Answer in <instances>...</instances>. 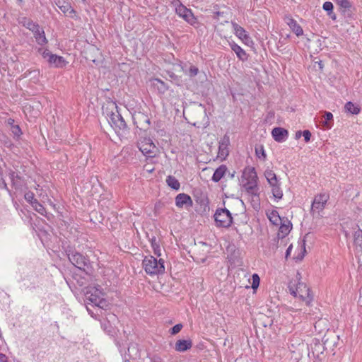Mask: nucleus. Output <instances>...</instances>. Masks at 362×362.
Masks as SVG:
<instances>
[{"instance_id": "obj_1", "label": "nucleus", "mask_w": 362, "mask_h": 362, "mask_svg": "<svg viewBox=\"0 0 362 362\" xmlns=\"http://www.w3.org/2000/svg\"><path fill=\"white\" fill-rule=\"evenodd\" d=\"M103 114L106 115L109 124L117 134L127 130V124L119 112L117 105L113 102H109L103 107Z\"/></svg>"}, {"instance_id": "obj_2", "label": "nucleus", "mask_w": 362, "mask_h": 362, "mask_svg": "<svg viewBox=\"0 0 362 362\" xmlns=\"http://www.w3.org/2000/svg\"><path fill=\"white\" fill-rule=\"evenodd\" d=\"M257 175L254 168L244 171L241 177L242 186L246 192L252 196L253 199L259 200V187L257 185Z\"/></svg>"}, {"instance_id": "obj_3", "label": "nucleus", "mask_w": 362, "mask_h": 362, "mask_svg": "<svg viewBox=\"0 0 362 362\" xmlns=\"http://www.w3.org/2000/svg\"><path fill=\"white\" fill-rule=\"evenodd\" d=\"M142 266L146 274L154 276L163 274L165 272L164 260H158L152 255L146 256L142 261Z\"/></svg>"}, {"instance_id": "obj_4", "label": "nucleus", "mask_w": 362, "mask_h": 362, "mask_svg": "<svg viewBox=\"0 0 362 362\" xmlns=\"http://www.w3.org/2000/svg\"><path fill=\"white\" fill-rule=\"evenodd\" d=\"M86 300L90 301L94 305L105 308L107 306V302L104 298V293L100 289V286H90L88 288L86 294Z\"/></svg>"}, {"instance_id": "obj_5", "label": "nucleus", "mask_w": 362, "mask_h": 362, "mask_svg": "<svg viewBox=\"0 0 362 362\" xmlns=\"http://www.w3.org/2000/svg\"><path fill=\"white\" fill-rule=\"evenodd\" d=\"M264 176L272 187V192L274 197L278 200L281 199L283 197V192L280 188V184L276 175L273 170L267 169L264 172Z\"/></svg>"}, {"instance_id": "obj_6", "label": "nucleus", "mask_w": 362, "mask_h": 362, "mask_svg": "<svg viewBox=\"0 0 362 362\" xmlns=\"http://www.w3.org/2000/svg\"><path fill=\"white\" fill-rule=\"evenodd\" d=\"M137 146L145 156L148 158L155 157L157 148L150 138H141L137 143Z\"/></svg>"}, {"instance_id": "obj_7", "label": "nucleus", "mask_w": 362, "mask_h": 362, "mask_svg": "<svg viewBox=\"0 0 362 362\" xmlns=\"http://www.w3.org/2000/svg\"><path fill=\"white\" fill-rule=\"evenodd\" d=\"M214 218L218 227L228 228L233 222L231 214L226 209H217L214 214Z\"/></svg>"}, {"instance_id": "obj_8", "label": "nucleus", "mask_w": 362, "mask_h": 362, "mask_svg": "<svg viewBox=\"0 0 362 362\" xmlns=\"http://www.w3.org/2000/svg\"><path fill=\"white\" fill-rule=\"evenodd\" d=\"M69 261L77 268L81 270H86L88 267V259L77 252H72L68 255Z\"/></svg>"}, {"instance_id": "obj_9", "label": "nucleus", "mask_w": 362, "mask_h": 362, "mask_svg": "<svg viewBox=\"0 0 362 362\" xmlns=\"http://www.w3.org/2000/svg\"><path fill=\"white\" fill-rule=\"evenodd\" d=\"M134 124L141 130L146 131L150 127V118L141 112H136L132 115Z\"/></svg>"}, {"instance_id": "obj_10", "label": "nucleus", "mask_w": 362, "mask_h": 362, "mask_svg": "<svg viewBox=\"0 0 362 362\" xmlns=\"http://www.w3.org/2000/svg\"><path fill=\"white\" fill-rule=\"evenodd\" d=\"M175 12L190 25H193L197 23V18L192 11L182 4H180L175 8Z\"/></svg>"}, {"instance_id": "obj_11", "label": "nucleus", "mask_w": 362, "mask_h": 362, "mask_svg": "<svg viewBox=\"0 0 362 362\" xmlns=\"http://www.w3.org/2000/svg\"><path fill=\"white\" fill-rule=\"evenodd\" d=\"M329 199V195L327 193H320L317 194L312 203L311 211H322Z\"/></svg>"}, {"instance_id": "obj_12", "label": "nucleus", "mask_w": 362, "mask_h": 362, "mask_svg": "<svg viewBox=\"0 0 362 362\" xmlns=\"http://www.w3.org/2000/svg\"><path fill=\"white\" fill-rule=\"evenodd\" d=\"M230 137L225 134L219 141L218 157L223 160L229 154Z\"/></svg>"}, {"instance_id": "obj_13", "label": "nucleus", "mask_w": 362, "mask_h": 362, "mask_svg": "<svg viewBox=\"0 0 362 362\" xmlns=\"http://www.w3.org/2000/svg\"><path fill=\"white\" fill-rule=\"evenodd\" d=\"M175 204L178 208H189L193 205V202L190 196L185 193H180L175 197Z\"/></svg>"}, {"instance_id": "obj_14", "label": "nucleus", "mask_w": 362, "mask_h": 362, "mask_svg": "<svg viewBox=\"0 0 362 362\" xmlns=\"http://www.w3.org/2000/svg\"><path fill=\"white\" fill-rule=\"evenodd\" d=\"M297 297H299L302 300L305 301L308 305H309L312 301V297L310 295V289L305 284L298 282Z\"/></svg>"}, {"instance_id": "obj_15", "label": "nucleus", "mask_w": 362, "mask_h": 362, "mask_svg": "<svg viewBox=\"0 0 362 362\" xmlns=\"http://www.w3.org/2000/svg\"><path fill=\"white\" fill-rule=\"evenodd\" d=\"M288 134V131L282 127H275L272 131V135L277 142L284 141L287 139Z\"/></svg>"}, {"instance_id": "obj_16", "label": "nucleus", "mask_w": 362, "mask_h": 362, "mask_svg": "<svg viewBox=\"0 0 362 362\" xmlns=\"http://www.w3.org/2000/svg\"><path fill=\"white\" fill-rule=\"evenodd\" d=\"M279 230L278 233L279 238H284L286 235H287L291 228H292V224L290 221L288 219H282L281 223H279Z\"/></svg>"}, {"instance_id": "obj_17", "label": "nucleus", "mask_w": 362, "mask_h": 362, "mask_svg": "<svg viewBox=\"0 0 362 362\" xmlns=\"http://www.w3.org/2000/svg\"><path fill=\"white\" fill-rule=\"evenodd\" d=\"M286 23L293 30V32L297 35L300 36L303 34V30L301 26L297 23L296 20L291 17H286L285 18Z\"/></svg>"}, {"instance_id": "obj_18", "label": "nucleus", "mask_w": 362, "mask_h": 362, "mask_svg": "<svg viewBox=\"0 0 362 362\" xmlns=\"http://www.w3.org/2000/svg\"><path fill=\"white\" fill-rule=\"evenodd\" d=\"M35 31H33L34 37L37 42V43L40 45H46L48 42L45 37V31L42 28L40 27H37V29H35Z\"/></svg>"}, {"instance_id": "obj_19", "label": "nucleus", "mask_w": 362, "mask_h": 362, "mask_svg": "<svg viewBox=\"0 0 362 362\" xmlns=\"http://www.w3.org/2000/svg\"><path fill=\"white\" fill-rule=\"evenodd\" d=\"M47 62L51 66H54L57 68H62L65 66L66 64L62 57L57 56L54 54L49 55V58L47 59Z\"/></svg>"}, {"instance_id": "obj_20", "label": "nucleus", "mask_w": 362, "mask_h": 362, "mask_svg": "<svg viewBox=\"0 0 362 362\" xmlns=\"http://www.w3.org/2000/svg\"><path fill=\"white\" fill-rule=\"evenodd\" d=\"M192 346L191 340L180 339L175 343V349L179 352H184Z\"/></svg>"}, {"instance_id": "obj_21", "label": "nucleus", "mask_w": 362, "mask_h": 362, "mask_svg": "<svg viewBox=\"0 0 362 362\" xmlns=\"http://www.w3.org/2000/svg\"><path fill=\"white\" fill-rule=\"evenodd\" d=\"M19 23L22 24L23 26L30 30V31H35V29H37V27L39 26V24L33 22L30 18L27 17H23L19 20Z\"/></svg>"}, {"instance_id": "obj_22", "label": "nucleus", "mask_w": 362, "mask_h": 362, "mask_svg": "<svg viewBox=\"0 0 362 362\" xmlns=\"http://www.w3.org/2000/svg\"><path fill=\"white\" fill-rule=\"evenodd\" d=\"M232 26L234 30V33L237 37L241 40H247L249 38L248 35L246 33L245 30L240 26L236 23H232Z\"/></svg>"}, {"instance_id": "obj_23", "label": "nucleus", "mask_w": 362, "mask_h": 362, "mask_svg": "<svg viewBox=\"0 0 362 362\" xmlns=\"http://www.w3.org/2000/svg\"><path fill=\"white\" fill-rule=\"evenodd\" d=\"M227 171V167L225 165H220L214 173L212 180L215 182H219L223 177Z\"/></svg>"}, {"instance_id": "obj_24", "label": "nucleus", "mask_w": 362, "mask_h": 362, "mask_svg": "<svg viewBox=\"0 0 362 362\" xmlns=\"http://www.w3.org/2000/svg\"><path fill=\"white\" fill-rule=\"evenodd\" d=\"M267 216L269 221L274 226H279L282 221L278 211L276 210L268 211L267 212Z\"/></svg>"}, {"instance_id": "obj_25", "label": "nucleus", "mask_w": 362, "mask_h": 362, "mask_svg": "<svg viewBox=\"0 0 362 362\" xmlns=\"http://www.w3.org/2000/svg\"><path fill=\"white\" fill-rule=\"evenodd\" d=\"M230 47L232 50L236 54L239 59L245 61L247 59L246 52L238 45L233 42L230 44Z\"/></svg>"}, {"instance_id": "obj_26", "label": "nucleus", "mask_w": 362, "mask_h": 362, "mask_svg": "<svg viewBox=\"0 0 362 362\" xmlns=\"http://www.w3.org/2000/svg\"><path fill=\"white\" fill-rule=\"evenodd\" d=\"M115 320H117V317L113 315V314H110L108 315V317L107 318V323L108 324V325L106 324L105 322H104L103 324H102V326L104 329V330L105 332H107L108 334H111L114 331V327L110 325V323L112 322H115Z\"/></svg>"}, {"instance_id": "obj_27", "label": "nucleus", "mask_w": 362, "mask_h": 362, "mask_svg": "<svg viewBox=\"0 0 362 362\" xmlns=\"http://www.w3.org/2000/svg\"><path fill=\"white\" fill-rule=\"evenodd\" d=\"M346 112L352 115H358L361 112V107L358 105L354 104L352 102H347L344 105Z\"/></svg>"}, {"instance_id": "obj_28", "label": "nucleus", "mask_w": 362, "mask_h": 362, "mask_svg": "<svg viewBox=\"0 0 362 362\" xmlns=\"http://www.w3.org/2000/svg\"><path fill=\"white\" fill-rule=\"evenodd\" d=\"M168 185L173 189L178 190L180 187L179 181L172 175H168L166 178Z\"/></svg>"}, {"instance_id": "obj_29", "label": "nucleus", "mask_w": 362, "mask_h": 362, "mask_svg": "<svg viewBox=\"0 0 362 362\" xmlns=\"http://www.w3.org/2000/svg\"><path fill=\"white\" fill-rule=\"evenodd\" d=\"M153 85L154 87L158 88L160 93H165L168 88L165 83L158 78H155L153 80Z\"/></svg>"}, {"instance_id": "obj_30", "label": "nucleus", "mask_w": 362, "mask_h": 362, "mask_svg": "<svg viewBox=\"0 0 362 362\" xmlns=\"http://www.w3.org/2000/svg\"><path fill=\"white\" fill-rule=\"evenodd\" d=\"M333 4L330 1H326L323 4L322 8L327 12L328 16L332 19H336V15L333 12Z\"/></svg>"}, {"instance_id": "obj_31", "label": "nucleus", "mask_w": 362, "mask_h": 362, "mask_svg": "<svg viewBox=\"0 0 362 362\" xmlns=\"http://www.w3.org/2000/svg\"><path fill=\"white\" fill-rule=\"evenodd\" d=\"M354 242L356 246L362 248V230L358 229L354 235Z\"/></svg>"}, {"instance_id": "obj_32", "label": "nucleus", "mask_w": 362, "mask_h": 362, "mask_svg": "<svg viewBox=\"0 0 362 362\" xmlns=\"http://www.w3.org/2000/svg\"><path fill=\"white\" fill-rule=\"evenodd\" d=\"M288 289L291 294H292L295 297H297L298 292V282L296 283V280L294 281H290L288 284Z\"/></svg>"}, {"instance_id": "obj_33", "label": "nucleus", "mask_w": 362, "mask_h": 362, "mask_svg": "<svg viewBox=\"0 0 362 362\" xmlns=\"http://www.w3.org/2000/svg\"><path fill=\"white\" fill-rule=\"evenodd\" d=\"M33 209L39 214L44 215L46 213L45 208L37 200L32 204Z\"/></svg>"}, {"instance_id": "obj_34", "label": "nucleus", "mask_w": 362, "mask_h": 362, "mask_svg": "<svg viewBox=\"0 0 362 362\" xmlns=\"http://www.w3.org/2000/svg\"><path fill=\"white\" fill-rule=\"evenodd\" d=\"M201 115L203 116V122L197 121L194 123V125H197L198 127H199L201 125L204 126L205 124H208V118L206 115V111L203 109V107L201 108Z\"/></svg>"}, {"instance_id": "obj_35", "label": "nucleus", "mask_w": 362, "mask_h": 362, "mask_svg": "<svg viewBox=\"0 0 362 362\" xmlns=\"http://www.w3.org/2000/svg\"><path fill=\"white\" fill-rule=\"evenodd\" d=\"M151 246L153 249L154 254L157 256H160V246L156 242V238H152L151 240Z\"/></svg>"}, {"instance_id": "obj_36", "label": "nucleus", "mask_w": 362, "mask_h": 362, "mask_svg": "<svg viewBox=\"0 0 362 362\" xmlns=\"http://www.w3.org/2000/svg\"><path fill=\"white\" fill-rule=\"evenodd\" d=\"M336 3L341 8L349 9L351 7V4L349 0H335Z\"/></svg>"}, {"instance_id": "obj_37", "label": "nucleus", "mask_w": 362, "mask_h": 362, "mask_svg": "<svg viewBox=\"0 0 362 362\" xmlns=\"http://www.w3.org/2000/svg\"><path fill=\"white\" fill-rule=\"evenodd\" d=\"M59 8L62 11L64 14H66L68 11L70 10L71 5L69 3L64 2L61 4L60 1L56 4Z\"/></svg>"}, {"instance_id": "obj_38", "label": "nucleus", "mask_w": 362, "mask_h": 362, "mask_svg": "<svg viewBox=\"0 0 362 362\" xmlns=\"http://www.w3.org/2000/svg\"><path fill=\"white\" fill-rule=\"evenodd\" d=\"M24 198L31 205L34 203V202L37 201V199H35L34 193L30 191L25 194Z\"/></svg>"}, {"instance_id": "obj_39", "label": "nucleus", "mask_w": 362, "mask_h": 362, "mask_svg": "<svg viewBox=\"0 0 362 362\" xmlns=\"http://www.w3.org/2000/svg\"><path fill=\"white\" fill-rule=\"evenodd\" d=\"M324 118L325 121L322 122L323 125L327 128H330L331 127L328 124L327 122L333 119V115L329 112H325L324 114Z\"/></svg>"}, {"instance_id": "obj_40", "label": "nucleus", "mask_w": 362, "mask_h": 362, "mask_svg": "<svg viewBox=\"0 0 362 362\" xmlns=\"http://www.w3.org/2000/svg\"><path fill=\"white\" fill-rule=\"evenodd\" d=\"M256 155L259 158L266 159V154L262 146L255 148Z\"/></svg>"}, {"instance_id": "obj_41", "label": "nucleus", "mask_w": 362, "mask_h": 362, "mask_svg": "<svg viewBox=\"0 0 362 362\" xmlns=\"http://www.w3.org/2000/svg\"><path fill=\"white\" fill-rule=\"evenodd\" d=\"M198 73H199V69L195 66H191L189 67V69H188V71L186 72V74L189 77H194V76H197Z\"/></svg>"}, {"instance_id": "obj_42", "label": "nucleus", "mask_w": 362, "mask_h": 362, "mask_svg": "<svg viewBox=\"0 0 362 362\" xmlns=\"http://www.w3.org/2000/svg\"><path fill=\"white\" fill-rule=\"evenodd\" d=\"M252 277V288L253 289H255L259 286L260 279H259V276L257 274H254Z\"/></svg>"}, {"instance_id": "obj_43", "label": "nucleus", "mask_w": 362, "mask_h": 362, "mask_svg": "<svg viewBox=\"0 0 362 362\" xmlns=\"http://www.w3.org/2000/svg\"><path fill=\"white\" fill-rule=\"evenodd\" d=\"M9 177L11 180L12 185H16L18 180H21V177L18 176L15 172L11 171L9 173Z\"/></svg>"}, {"instance_id": "obj_44", "label": "nucleus", "mask_w": 362, "mask_h": 362, "mask_svg": "<svg viewBox=\"0 0 362 362\" xmlns=\"http://www.w3.org/2000/svg\"><path fill=\"white\" fill-rule=\"evenodd\" d=\"M182 328V324H177L175 326H173L172 327V329H170V334L173 335H175V334L179 333L181 331Z\"/></svg>"}, {"instance_id": "obj_45", "label": "nucleus", "mask_w": 362, "mask_h": 362, "mask_svg": "<svg viewBox=\"0 0 362 362\" xmlns=\"http://www.w3.org/2000/svg\"><path fill=\"white\" fill-rule=\"evenodd\" d=\"M39 52L42 54L44 59H47V60L49 58V55L52 54L48 49H39Z\"/></svg>"}, {"instance_id": "obj_46", "label": "nucleus", "mask_w": 362, "mask_h": 362, "mask_svg": "<svg viewBox=\"0 0 362 362\" xmlns=\"http://www.w3.org/2000/svg\"><path fill=\"white\" fill-rule=\"evenodd\" d=\"M11 129H12L13 134L15 136H18L22 134L21 130L18 125H13Z\"/></svg>"}, {"instance_id": "obj_47", "label": "nucleus", "mask_w": 362, "mask_h": 362, "mask_svg": "<svg viewBox=\"0 0 362 362\" xmlns=\"http://www.w3.org/2000/svg\"><path fill=\"white\" fill-rule=\"evenodd\" d=\"M303 136L304 137V140L305 142H309L310 140V137H311V133L309 130H304L303 132Z\"/></svg>"}, {"instance_id": "obj_48", "label": "nucleus", "mask_w": 362, "mask_h": 362, "mask_svg": "<svg viewBox=\"0 0 362 362\" xmlns=\"http://www.w3.org/2000/svg\"><path fill=\"white\" fill-rule=\"evenodd\" d=\"M76 11L71 6L70 10L68 11L66 14H68L69 17L74 18L76 16Z\"/></svg>"}, {"instance_id": "obj_49", "label": "nucleus", "mask_w": 362, "mask_h": 362, "mask_svg": "<svg viewBox=\"0 0 362 362\" xmlns=\"http://www.w3.org/2000/svg\"><path fill=\"white\" fill-rule=\"evenodd\" d=\"M0 188H4L8 190L7 185L2 177L0 178Z\"/></svg>"}, {"instance_id": "obj_50", "label": "nucleus", "mask_w": 362, "mask_h": 362, "mask_svg": "<svg viewBox=\"0 0 362 362\" xmlns=\"http://www.w3.org/2000/svg\"><path fill=\"white\" fill-rule=\"evenodd\" d=\"M7 359L8 358L5 354L0 353V362H7Z\"/></svg>"}, {"instance_id": "obj_51", "label": "nucleus", "mask_w": 362, "mask_h": 362, "mask_svg": "<svg viewBox=\"0 0 362 362\" xmlns=\"http://www.w3.org/2000/svg\"><path fill=\"white\" fill-rule=\"evenodd\" d=\"M13 186L16 189H18L21 188V187L22 186V179L21 178V180H18L17 181V184L16 185H13Z\"/></svg>"}, {"instance_id": "obj_52", "label": "nucleus", "mask_w": 362, "mask_h": 362, "mask_svg": "<svg viewBox=\"0 0 362 362\" xmlns=\"http://www.w3.org/2000/svg\"><path fill=\"white\" fill-rule=\"evenodd\" d=\"M291 250H292V245H290L286 252V258H288V257L290 255Z\"/></svg>"}, {"instance_id": "obj_53", "label": "nucleus", "mask_w": 362, "mask_h": 362, "mask_svg": "<svg viewBox=\"0 0 362 362\" xmlns=\"http://www.w3.org/2000/svg\"><path fill=\"white\" fill-rule=\"evenodd\" d=\"M303 132L301 131H298L296 133V139H299L301 135H302Z\"/></svg>"}, {"instance_id": "obj_54", "label": "nucleus", "mask_w": 362, "mask_h": 362, "mask_svg": "<svg viewBox=\"0 0 362 362\" xmlns=\"http://www.w3.org/2000/svg\"><path fill=\"white\" fill-rule=\"evenodd\" d=\"M8 124H10L11 127H12L13 125H15V124H14V119H11V118H9V119H8Z\"/></svg>"}, {"instance_id": "obj_55", "label": "nucleus", "mask_w": 362, "mask_h": 362, "mask_svg": "<svg viewBox=\"0 0 362 362\" xmlns=\"http://www.w3.org/2000/svg\"><path fill=\"white\" fill-rule=\"evenodd\" d=\"M88 312L93 316V313L90 311V310L87 307Z\"/></svg>"}, {"instance_id": "obj_56", "label": "nucleus", "mask_w": 362, "mask_h": 362, "mask_svg": "<svg viewBox=\"0 0 362 362\" xmlns=\"http://www.w3.org/2000/svg\"><path fill=\"white\" fill-rule=\"evenodd\" d=\"M153 170V168L151 169V168H148V169H147V171L148 172H152Z\"/></svg>"}, {"instance_id": "obj_57", "label": "nucleus", "mask_w": 362, "mask_h": 362, "mask_svg": "<svg viewBox=\"0 0 362 362\" xmlns=\"http://www.w3.org/2000/svg\"><path fill=\"white\" fill-rule=\"evenodd\" d=\"M153 170V168L151 169V168H148V169H147V171L148 172H152Z\"/></svg>"}, {"instance_id": "obj_58", "label": "nucleus", "mask_w": 362, "mask_h": 362, "mask_svg": "<svg viewBox=\"0 0 362 362\" xmlns=\"http://www.w3.org/2000/svg\"><path fill=\"white\" fill-rule=\"evenodd\" d=\"M298 276H300V274H299V273H298V274H297V275H296V278H297V279H298V280H299V279H300V278L298 277Z\"/></svg>"}, {"instance_id": "obj_59", "label": "nucleus", "mask_w": 362, "mask_h": 362, "mask_svg": "<svg viewBox=\"0 0 362 362\" xmlns=\"http://www.w3.org/2000/svg\"><path fill=\"white\" fill-rule=\"evenodd\" d=\"M20 4H22L23 2V0H17Z\"/></svg>"}, {"instance_id": "obj_60", "label": "nucleus", "mask_w": 362, "mask_h": 362, "mask_svg": "<svg viewBox=\"0 0 362 362\" xmlns=\"http://www.w3.org/2000/svg\"><path fill=\"white\" fill-rule=\"evenodd\" d=\"M124 362H130V361H129L126 360Z\"/></svg>"}]
</instances>
